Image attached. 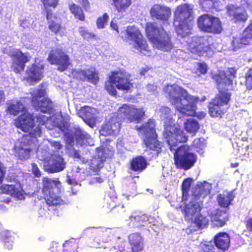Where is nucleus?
Here are the masks:
<instances>
[{
    "label": "nucleus",
    "mask_w": 252,
    "mask_h": 252,
    "mask_svg": "<svg viewBox=\"0 0 252 252\" xmlns=\"http://www.w3.org/2000/svg\"><path fill=\"white\" fill-rule=\"evenodd\" d=\"M235 68H228L226 71H220L213 75L219 94L212 99L208 105L209 113L211 117H216L223 114L226 111L232 95L230 91L234 89L233 80L236 77Z\"/></svg>",
    "instance_id": "f257e3e1"
},
{
    "label": "nucleus",
    "mask_w": 252,
    "mask_h": 252,
    "mask_svg": "<svg viewBox=\"0 0 252 252\" xmlns=\"http://www.w3.org/2000/svg\"><path fill=\"white\" fill-rule=\"evenodd\" d=\"M165 91L167 97L181 115H195L196 103L199 100L197 97L190 95L185 89L176 84L167 86Z\"/></svg>",
    "instance_id": "f03ea898"
},
{
    "label": "nucleus",
    "mask_w": 252,
    "mask_h": 252,
    "mask_svg": "<svg viewBox=\"0 0 252 252\" xmlns=\"http://www.w3.org/2000/svg\"><path fill=\"white\" fill-rule=\"evenodd\" d=\"M212 188V185L206 181L196 185L191 200L182 209L186 220H192L198 215L202 208L203 199L210 193Z\"/></svg>",
    "instance_id": "7ed1b4c3"
},
{
    "label": "nucleus",
    "mask_w": 252,
    "mask_h": 252,
    "mask_svg": "<svg viewBox=\"0 0 252 252\" xmlns=\"http://www.w3.org/2000/svg\"><path fill=\"white\" fill-rule=\"evenodd\" d=\"M193 6L185 3L178 6L174 13V26L178 38H186L191 33L190 23L193 20Z\"/></svg>",
    "instance_id": "20e7f679"
},
{
    "label": "nucleus",
    "mask_w": 252,
    "mask_h": 252,
    "mask_svg": "<svg viewBox=\"0 0 252 252\" xmlns=\"http://www.w3.org/2000/svg\"><path fill=\"white\" fill-rule=\"evenodd\" d=\"M145 31L149 41L157 48L164 51L172 48L170 36L162 26H158L156 23H147Z\"/></svg>",
    "instance_id": "39448f33"
},
{
    "label": "nucleus",
    "mask_w": 252,
    "mask_h": 252,
    "mask_svg": "<svg viewBox=\"0 0 252 252\" xmlns=\"http://www.w3.org/2000/svg\"><path fill=\"white\" fill-rule=\"evenodd\" d=\"M63 136L66 146L71 148L75 144L83 148L93 145L90 135L79 126L66 129L63 131Z\"/></svg>",
    "instance_id": "423d86ee"
},
{
    "label": "nucleus",
    "mask_w": 252,
    "mask_h": 252,
    "mask_svg": "<svg viewBox=\"0 0 252 252\" xmlns=\"http://www.w3.org/2000/svg\"><path fill=\"white\" fill-rule=\"evenodd\" d=\"M155 127L154 121L149 120L147 123L138 127L137 129L142 133L146 147L154 152L153 154L158 156L161 151L162 143L157 139L158 135Z\"/></svg>",
    "instance_id": "0eeeda50"
},
{
    "label": "nucleus",
    "mask_w": 252,
    "mask_h": 252,
    "mask_svg": "<svg viewBox=\"0 0 252 252\" xmlns=\"http://www.w3.org/2000/svg\"><path fill=\"white\" fill-rule=\"evenodd\" d=\"M163 135L166 139L169 148L171 152L178 150L179 148L186 149L188 146L185 145L178 146L179 143H185L188 140L187 136L183 130L174 126H167L164 128Z\"/></svg>",
    "instance_id": "6e6552de"
},
{
    "label": "nucleus",
    "mask_w": 252,
    "mask_h": 252,
    "mask_svg": "<svg viewBox=\"0 0 252 252\" xmlns=\"http://www.w3.org/2000/svg\"><path fill=\"white\" fill-rule=\"evenodd\" d=\"M42 192L45 199L49 206L61 204V200L59 196L60 193V182L58 179H52L47 177L42 179Z\"/></svg>",
    "instance_id": "1a4fd4ad"
},
{
    "label": "nucleus",
    "mask_w": 252,
    "mask_h": 252,
    "mask_svg": "<svg viewBox=\"0 0 252 252\" xmlns=\"http://www.w3.org/2000/svg\"><path fill=\"white\" fill-rule=\"evenodd\" d=\"M133 87V84L126 77L119 75L118 72H112L109 80L105 83V89L112 96L117 95L116 88L119 90L128 91Z\"/></svg>",
    "instance_id": "9d476101"
},
{
    "label": "nucleus",
    "mask_w": 252,
    "mask_h": 252,
    "mask_svg": "<svg viewBox=\"0 0 252 252\" xmlns=\"http://www.w3.org/2000/svg\"><path fill=\"white\" fill-rule=\"evenodd\" d=\"M172 152L174 157L175 164L177 168L188 170L192 168L197 160V156L189 152V147Z\"/></svg>",
    "instance_id": "9b49d317"
},
{
    "label": "nucleus",
    "mask_w": 252,
    "mask_h": 252,
    "mask_svg": "<svg viewBox=\"0 0 252 252\" xmlns=\"http://www.w3.org/2000/svg\"><path fill=\"white\" fill-rule=\"evenodd\" d=\"M197 23L199 30L205 32L219 34L222 31L220 19L209 14H204L199 16Z\"/></svg>",
    "instance_id": "f8f14e48"
},
{
    "label": "nucleus",
    "mask_w": 252,
    "mask_h": 252,
    "mask_svg": "<svg viewBox=\"0 0 252 252\" xmlns=\"http://www.w3.org/2000/svg\"><path fill=\"white\" fill-rule=\"evenodd\" d=\"M46 92L44 89H39L32 93V103L36 111L43 113L52 114L54 109L52 101L48 98H45Z\"/></svg>",
    "instance_id": "ddd939ff"
},
{
    "label": "nucleus",
    "mask_w": 252,
    "mask_h": 252,
    "mask_svg": "<svg viewBox=\"0 0 252 252\" xmlns=\"http://www.w3.org/2000/svg\"><path fill=\"white\" fill-rule=\"evenodd\" d=\"M47 60L51 64L57 65V70L60 72L66 70L71 64L69 56L60 49L52 50Z\"/></svg>",
    "instance_id": "4468645a"
},
{
    "label": "nucleus",
    "mask_w": 252,
    "mask_h": 252,
    "mask_svg": "<svg viewBox=\"0 0 252 252\" xmlns=\"http://www.w3.org/2000/svg\"><path fill=\"white\" fill-rule=\"evenodd\" d=\"M112 232L113 230L111 228L92 227L85 229L83 232V235L88 236L89 238L94 237V242H96L97 244H94V245L96 247H103V246H101L100 240L98 241V238L96 237V235H98L101 238L102 242L108 243L113 239Z\"/></svg>",
    "instance_id": "2eb2a0df"
},
{
    "label": "nucleus",
    "mask_w": 252,
    "mask_h": 252,
    "mask_svg": "<svg viewBox=\"0 0 252 252\" xmlns=\"http://www.w3.org/2000/svg\"><path fill=\"white\" fill-rule=\"evenodd\" d=\"M119 117L126 123H139L145 115L142 109H137L132 105L124 104L118 110Z\"/></svg>",
    "instance_id": "dca6fc26"
},
{
    "label": "nucleus",
    "mask_w": 252,
    "mask_h": 252,
    "mask_svg": "<svg viewBox=\"0 0 252 252\" xmlns=\"http://www.w3.org/2000/svg\"><path fill=\"white\" fill-rule=\"evenodd\" d=\"M126 38L132 41L134 48L141 53L145 54L144 52H148V45L146 40H144L139 29L135 26H128L124 31Z\"/></svg>",
    "instance_id": "f3484780"
},
{
    "label": "nucleus",
    "mask_w": 252,
    "mask_h": 252,
    "mask_svg": "<svg viewBox=\"0 0 252 252\" xmlns=\"http://www.w3.org/2000/svg\"><path fill=\"white\" fill-rule=\"evenodd\" d=\"M189 47L191 52L200 56H211L213 54V51L207 36L192 37Z\"/></svg>",
    "instance_id": "a211bd4d"
},
{
    "label": "nucleus",
    "mask_w": 252,
    "mask_h": 252,
    "mask_svg": "<svg viewBox=\"0 0 252 252\" xmlns=\"http://www.w3.org/2000/svg\"><path fill=\"white\" fill-rule=\"evenodd\" d=\"M30 136H23L15 145V155L19 159L23 160L30 157L31 153L34 146Z\"/></svg>",
    "instance_id": "6ab92c4d"
},
{
    "label": "nucleus",
    "mask_w": 252,
    "mask_h": 252,
    "mask_svg": "<svg viewBox=\"0 0 252 252\" xmlns=\"http://www.w3.org/2000/svg\"><path fill=\"white\" fill-rule=\"evenodd\" d=\"M129 226L131 227H144V229L149 230L151 224L156 225V219L154 217L146 214H132L129 217Z\"/></svg>",
    "instance_id": "aec40b11"
},
{
    "label": "nucleus",
    "mask_w": 252,
    "mask_h": 252,
    "mask_svg": "<svg viewBox=\"0 0 252 252\" xmlns=\"http://www.w3.org/2000/svg\"><path fill=\"white\" fill-rule=\"evenodd\" d=\"M66 162L64 158L58 155H52L44 163L45 171L54 173L63 171L65 168Z\"/></svg>",
    "instance_id": "412c9836"
},
{
    "label": "nucleus",
    "mask_w": 252,
    "mask_h": 252,
    "mask_svg": "<svg viewBox=\"0 0 252 252\" xmlns=\"http://www.w3.org/2000/svg\"><path fill=\"white\" fill-rule=\"evenodd\" d=\"M11 56L13 60L12 68L16 73L24 70L25 64L29 62L31 58L29 53H23L20 49L13 52Z\"/></svg>",
    "instance_id": "4be33fe9"
},
{
    "label": "nucleus",
    "mask_w": 252,
    "mask_h": 252,
    "mask_svg": "<svg viewBox=\"0 0 252 252\" xmlns=\"http://www.w3.org/2000/svg\"><path fill=\"white\" fill-rule=\"evenodd\" d=\"M14 125L23 131H29L35 126L34 116L28 111H24L15 120Z\"/></svg>",
    "instance_id": "5701e85b"
},
{
    "label": "nucleus",
    "mask_w": 252,
    "mask_h": 252,
    "mask_svg": "<svg viewBox=\"0 0 252 252\" xmlns=\"http://www.w3.org/2000/svg\"><path fill=\"white\" fill-rule=\"evenodd\" d=\"M150 14L153 20L166 21L171 15V10L168 7L155 4L151 8Z\"/></svg>",
    "instance_id": "b1692460"
},
{
    "label": "nucleus",
    "mask_w": 252,
    "mask_h": 252,
    "mask_svg": "<svg viewBox=\"0 0 252 252\" xmlns=\"http://www.w3.org/2000/svg\"><path fill=\"white\" fill-rule=\"evenodd\" d=\"M73 73L79 77L81 80L87 81L94 85L96 84L99 80L98 73L94 68H90L86 70L79 68L75 69L73 71Z\"/></svg>",
    "instance_id": "393cba45"
},
{
    "label": "nucleus",
    "mask_w": 252,
    "mask_h": 252,
    "mask_svg": "<svg viewBox=\"0 0 252 252\" xmlns=\"http://www.w3.org/2000/svg\"><path fill=\"white\" fill-rule=\"evenodd\" d=\"M227 13L231 21L236 24L245 22L248 19V14L246 10L241 7H236L234 5L227 6Z\"/></svg>",
    "instance_id": "a878e982"
},
{
    "label": "nucleus",
    "mask_w": 252,
    "mask_h": 252,
    "mask_svg": "<svg viewBox=\"0 0 252 252\" xmlns=\"http://www.w3.org/2000/svg\"><path fill=\"white\" fill-rule=\"evenodd\" d=\"M252 40V21L244 31L241 38H234L232 41L233 50L241 48L244 45H248Z\"/></svg>",
    "instance_id": "bb28decb"
},
{
    "label": "nucleus",
    "mask_w": 252,
    "mask_h": 252,
    "mask_svg": "<svg viewBox=\"0 0 252 252\" xmlns=\"http://www.w3.org/2000/svg\"><path fill=\"white\" fill-rule=\"evenodd\" d=\"M120 129V124L116 118H112L101 126L99 133L100 135L104 136L116 135Z\"/></svg>",
    "instance_id": "cd10ccee"
},
{
    "label": "nucleus",
    "mask_w": 252,
    "mask_h": 252,
    "mask_svg": "<svg viewBox=\"0 0 252 252\" xmlns=\"http://www.w3.org/2000/svg\"><path fill=\"white\" fill-rule=\"evenodd\" d=\"M44 68V65L39 63H35L28 66L26 71L28 79L33 82L40 80L43 77Z\"/></svg>",
    "instance_id": "c85d7f7f"
},
{
    "label": "nucleus",
    "mask_w": 252,
    "mask_h": 252,
    "mask_svg": "<svg viewBox=\"0 0 252 252\" xmlns=\"http://www.w3.org/2000/svg\"><path fill=\"white\" fill-rule=\"evenodd\" d=\"M214 243L217 249L224 252L229 247L230 236L226 232H219L215 236Z\"/></svg>",
    "instance_id": "c756f323"
},
{
    "label": "nucleus",
    "mask_w": 252,
    "mask_h": 252,
    "mask_svg": "<svg viewBox=\"0 0 252 252\" xmlns=\"http://www.w3.org/2000/svg\"><path fill=\"white\" fill-rule=\"evenodd\" d=\"M96 150V155L90 165L91 169L94 172H97L103 166V162L106 158V154L104 149L97 148Z\"/></svg>",
    "instance_id": "7c9ffc66"
},
{
    "label": "nucleus",
    "mask_w": 252,
    "mask_h": 252,
    "mask_svg": "<svg viewBox=\"0 0 252 252\" xmlns=\"http://www.w3.org/2000/svg\"><path fill=\"white\" fill-rule=\"evenodd\" d=\"M128 242L132 252H140L144 248V239L138 233H134L128 236Z\"/></svg>",
    "instance_id": "2f4dec72"
},
{
    "label": "nucleus",
    "mask_w": 252,
    "mask_h": 252,
    "mask_svg": "<svg viewBox=\"0 0 252 252\" xmlns=\"http://www.w3.org/2000/svg\"><path fill=\"white\" fill-rule=\"evenodd\" d=\"M148 165L147 160L142 156L132 158L130 163V169L135 172H140L145 170Z\"/></svg>",
    "instance_id": "473e14b6"
},
{
    "label": "nucleus",
    "mask_w": 252,
    "mask_h": 252,
    "mask_svg": "<svg viewBox=\"0 0 252 252\" xmlns=\"http://www.w3.org/2000/svg\"><path fill=\"white\" fill-rule=\"evenodd\" d=\"M160 117L164 123V126H174V121L173 120L171 113L170 109L168 107H162L159 110Z\"/></svg>",
    "instance_id": "72a5a7b5"
},
{
    "label": "nucleus",
    "mask_w": 252,
    "mask_h": 252,
    "mask_svg": "<svg viewBox=\"0 0 252 252\" xmlns=\"http://www.w3.org/2000/svg\"><path fill=\"white\" fill-rule=\"evenodd\" d=\"M95 111L94 108L91 107H87L84 110V120L86 124L91 127H94L96 124V117Z\"/></svg>",
    "instance_id": "f704fd0d"
},
{
    "label": "nucleus",
    "mask_w": 252,
    "mask_h": 252,
    "mask_svg": "<svg viewBox=\"0 0 252 252\" xmlns=\"http://www.w3.org/2000/svg\"><path fill=\"white\" fill-rule=\"evenodd\" d=\"M25 107L23 103L18 100L15 103H11L8 105L6 108V112L10 115L17 116L21 112H24Z\"/></svg>",
    "instance_id": "c9c22d12"
},
{
    "label": "nucleus",
    "mask_w": 252,
    "mask_h": 252,
    "mask_svg": "<svg viewBox=\"0 0 252 252\" xmlns=\"http://www.w3.org/2000/svg\"><path fill=\"white\" fill-rule=\"evenodd\" d=\"M213 224L216 226L221 227L228 220V214L226 210L219 211L213 218Z\"/></svg>",
    "instance_id": "e433bc0d"
},
{
    "label": "nucleus",
    "mask_w": 252,
    "mask_h": 252,
    "mask_svg": "<svg viewBox=\"0 0 252 252\" xmlns=\"http://www.w3.org/2000/svg\"><path fill=\"white\" fill-rule=\"evenodd\" d=\"M68 4L69 9L74 17L79 20L84 21L85 16L82 8L72 1H69Z\"/></svg>",
    "instance_id": "4c0bfd02"
},
{
    "label": "nucleus",
    "mask_w": 252,
    "mask_h": 252,
    "mask_svg": "<svg viewBox=\"0 0 252 252\" xmlns=\"http://www.w3.org/2000/svg\"><path fill=\"white\" fill-rule=\"evenodd\" d=\"M235 195L232 191L228 192L226 196L219 194L217 196L219 205L224 208H228L233 200Z\"/></svg>",
    "instance_id": "58836bf2"
},
{
    "label": "nucleus",
    "mask_w": 252,
    "mask_h": 252,
    "mask_svg": "<svg viewBox=\"0 0 252 252\" xmlns=\"http://www.w3.org/2000/svg\"><path fill=\"white\" fill-rule=\"evenodd\" d=\"M7 190L12 196L18 199L22 200L25 198L24 190L20 184L7 185Z\"/></svg>",
    "instance_id": "ea45409f"
},
{
    "label": "nucleus",
    "mask_w": 252,
    "mask_h": 252,
    "mask_svg": "<svg viewBox=\"0 0 252 252\" xmlns=\"http://www.w3.org/2000/svg\"><path fill=\"white\" fill-rule=\"evenodd\" d=\"M184 127L188 132L194 134L198 130L200 125L196 120L190 118L184 123Z\"/></svg>",
    "instance_id": "a19ab883"
},
{
    "label": "nucleus",
    "mask_w": 252,
    "mask_h": 252,
    "mask_svg": "<svg viewBox=\"0 0 252 252\" xmlns=\"http://www.w3.org/2000/svg\"><path fill=\"white\" fill-rule=\"evenodd\" d=\"M47 20L48 28L51 32L57 34L61 29V20L58 17H56Z\"/></svg>",
    "instance_id": "79ce46f5"
},
{
    "label": "nucleus",
    "mask_w": 252,
    "mask_h": 252,
    "mask_svg": "<svg viewBox=\"0 0 252 252\" xmlns=\"http://www.w3.org/2000/svg\"><path fill=\"white\" fill-rule=\"evenodd\" d=\"M0 236L5 248L8 250L12 249L14 237L12 236L11 233L8 230L3 231L1 232Z\"/></svg>",
    "instance_id": "37998d69"
},
{
    "label": "nucleus",
    "mask_w": 252,
    "mask_h": 252,
    "mask_svg": "<svg viewBox=\"0 0 252 252\" xmlns=\"http://www.w3.org/2000/svg\"><path fill=\"white\" fill-rule=\"evenodd\" d=\"M190 221L193 222L198 228L200 229L206 227L209 222L208 219L202 215L200 212L192 219V220Z\"/></svg>",
    "instance_id": "c03bdc74"
},
{
    "label": "nucleus",
    "mask_w": 252,
    "mask_h": 252,
    "mask_svg": "<svg viewBox=\"0 0 252 252\" xmlns=\"http://www.w3.org/2000/svg\"><path fill=\"white\" fill-rule=\"evenodd\" d=\"M113 4L119 12L125 11L131 4V0H111Z\"/></svg>",
    "instance_id": "a18cd8bd"
},
{
    "label": "nucleus",
    "mask_w": 252,
    "mask_h": 252,
    "mask_svg": "<svg viewBox=\"0 0 252 252\" xmlns=\"http://www.w3.org/2000/svg\"><path fill=\"white\" fill-rule=\"evenodd\" d=\"M117 201L115 199L109 200L108 202L104 200L103 208L106 210V211H108V210H114L117 208H120L122 210L124 207V205H120L119 203H117Z\"/></svg>",
    "instance_id": "49530a36"
},
{
    "label": "nucleus",
    "mask_w": 252,
    "mask_h": 252,
    "mask_svg": "<svg viewBox=\"0 0 252 252\" xmlns=\"http://www.w3.org/2000/svg\"><path fill=\"white\" fill-rule=\"evenodd\" d=\"M136 194V183L131 181L128 184L126 189V192L123 193V195L125 196L127 200L130 199V198H133Z\"/></svg>",
    "instance_id": "de8ad7c7"
},
{
    "label": "nucleus",
    "mask_w": 252,
    "mask_h": 252,
    "mask_svg": "<svg viewBox=\"0 0 252 252\" xmlns=\"http://www.w3.org/2000/svg\"><path fill=\"white\" fill-rule=\"evenodd\" d=\"M192 181V179L190 178H187L183 181L181 187L183 200L187 199Z\"/></svg>",
    "instance_id": "09e8293b"
},
{
    "label": "nucleus",
    "mask_w": 252,
    "mask_h": 252,
    "mask_svg": "<svg viewBox=\"0 0 252 252\" xmlns=\"http://www.w3.org/2000/svg\"><path fill=\"white\" fill-rule=\"evenodd\" d=\"M77 246L73 239L71 241H66L63 244L62 247L64 248L63 252H77Z\"/></svg>",
    "instance_id": "8fccbe9b"
},
{
    "label": "nucleus",
    "mask_w": 252,
    "mask_h": 252,
    "mask_svg": "<svg viewBox=\"0 0 252 252\" xmlns=\"http://www.w3.org/2000/svg\"><path fill=\"white\" fill-rule=\"evenodd\" d=\"M109 15L107 13H104L102 16L99 17L96 20V26L98 29H103L107 25Z\"/></svg>",
    "instance_id": "3c124183"
},
{
    "label": "nucleus",
    "mask_w": 252,
    "mask_h": 252,
    "mask_svg": "<svg viewBox=\"0 0 252 252\" xmlns=\"http://www.w3.org/2000/svg\"><path fill=\"white\" fill-rule=\"evenodd\" d=\"M42 134V129L39 126H36L29 134L24 135V136H30L32 138L33 142V144L36 146V142L37 141V137H40Z\"/></svg>",
    "instance_id": "603ef678"
},
{
    "label": "nucleus",
    "mask_w": 252,
    "mask_h": 252,
    "mask_svg": "<svg viewBox=\"0 0 252 252\" xmlns=\"http://www.w3.org/2000/svg\"><path fill=\"white\" fill-rule=\"evenodd\" d=\"M79 32L84 39L87 40L95 37V35L94 33L89 32L88 30L83 27L79 28Z\"/></svg>",
    "instance_id": "864d4df0"
},
{
    "label": "nucleus",
    "mask_w": 252,
    "mask_h": 252,
    "mask_svg": "<svg viewBox=\"0 0 252 252\" xmlns=\"http://www.w3.org/2000/svg\"><path fill=\"white\" fill-rule=\"evenodd\" d=\"M245 85L249 90L252 89V68L248 70L245 74Z\"/></svg>",
    "instance_id": "5fc2aeb1"
},
{
    "label": "nucleus",
    "mask_w": 252,
    "mask_h": 252,
    "mask_svg": "<svg viewBox=\"0 0 252 252\" xmlns=\"http://www.w3.org/2000/svg\"><path fill=\"white\" fill-rule=\"evenodd\" d=\"M201 5L204 11H208L215 6L214 0H201Z\"/></svg>",
    "instance_id": "6e6d98bb"
},
{
    "label": "nucleus",
    "mask_w": 252,
    "mask_h": 252,
    "mask_svg": "<svg viewBox=\"0 0 252 252\" xmlns=\"http://www.w3.org/2000/svg\"><path fill=\"white\" fill-rule=\"evenodd\" d=\"M58 0H42L43 7H52L53 9L58 4Z\"/></svg>",
    "instance_id": "4d7b16f0"
},
{
    "label": "nucleus",
    "mask_w": 252,
    "mask_h": 252,
    "mask_svg": "<svg viewBox=\"0 0 252 252\" xmlns=\"http://www.w3.org/2000/svg\"><path fill=\"white\" fill-rule=\"evenodd\" d=\"M215 248L211 243L204 244L202 246L200 252H215Z\"/></svg>",
    "instance_id": "13d9d810"
},
{
    "label": "nucleus",
    "mask_w": 252,
    "mask_h": 252,
    "mask_svg": "<svg viewBox=\"0 0 252 252\" xmlns=\"http://www.w3.org/2000/svg\"><path fill=\"white\" fill-rule=\"evenodd\" d=\"M111 199H115L118 201V198L116 195V193L112 189L109 192H107L104 197V200L107 201V202Z\"/></svg>",
    "instance_id": "bf43d9fd"
},
{
    "label": "nucleus",
    "mask_w": 252,
    "mask_h": 252,
    "mask_svg": "<svg viewBox=\"0 0 252 252\" xmlns=\"http://www.w3.org/2000/svg\"><path fill=\"white\" fill-rule=\"evenodd\" d=\"M46 14L47 20L57 17L53 14V8L52 7H43Z\"/></svg>",
    "instance_id": "052dcab7"
},
{
    "label": "nucleus",
    "mask_w": 252,
    "mask_h": 252,
    "mask_svg": "<svg viewBox=\"0 0 252 252\" xmlns=\"http://www.w3.org/2000/svg\"><path fill=\"white\" fill-rule=\"evenodd\" d=\"M201 139H195L193 142V144L194 146H196L197 147H199V150H196V152L200 153L201 154H203L204 153L203 149L202 147L204 146V143L201 142Z\"/></svg>",
    "instance_id": "680f3d73"
},
{
    "label": "nucleus",
    "mask_w": 252,
    "mask_h": 252,
    "mask_svg": "<svg viewBox=\"0 0 252 252\" xmlns=\"http://www.w3.org/2000/svg\"><path fill=\"white\" fill-rule=\"evenodd\" d=\"M197 71L202 74H205L208 71V66L204 63H199L198 66Z\"/></svg>",
    "instance_id": "e2e57ef3"
},
{
    "label": "nucleus",
    "mask_w": 252,
    "mask_h": 252,
    "mask_svg": "<svg viewBox=\"0 0 252 252\" xmlns=\"http://www.w3.org/2000/svg\"><path fill=\"white\" fill-rule=\"evenodd\" d=\"M32 173L35 177H39L41 176L40 171L39 169L36 164L33 163L32 164Z\"/></svg>",
    "instance_id": "0e129e2a"
},
{
    "label": "nucleus",
    "mask_w": 252,
    "mask_h": 252,
    "mask_svg": "<svg viewBox=\"0 0 252 252\" xmlns=\"http://www.w3.org/2000/svg\"><path fill=\"white\" fill-rule=\"evenodd\" d=\"M5 174V170L3 164L0 161V184L2 183Z\"/></svg>",
    "instance_id": "69168bd1"
},
{
    "label": "nucleus",
    "mask_w": 252,
    "mask_h": 252,
    "mask_svg": "<svg viewBox=\"0 0 252 252\" xmlns=\"http://www.w3.org/2000/svg\"><path fill=\"white\" fill-rule=\"evenodd\" d=\"M66 182L69 185H72L75 186H78L79 187L80 186V184L79 185L77 181L76 180V179L71 178L70 175H67V178H66Z\"/></svg>",
    "instance_id": "338daca9"
},
{
    "label": "nucleus",
    "mask_w": 252,
    "mask_h": 252,
    "mask_svg": "<svg viewBox=\"0 0 252 252\" xmlns=\"http://www.w3.org/2000/svg\"><path fill=\"white\" fill-rule=\"evenodd\" d=\"M59 247H61V246H59V243L53 242L52 243L50 249L52 252H60V250L58 249Z\"/></svg>",
    "instance_id": "774afa93"
}]
</instances>
